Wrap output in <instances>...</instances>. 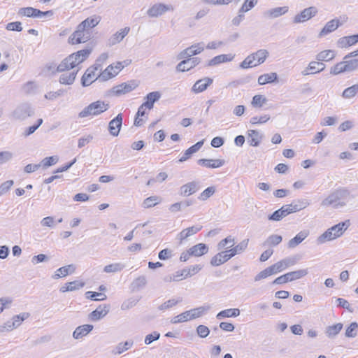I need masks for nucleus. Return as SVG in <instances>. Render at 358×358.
Instances as JSON below:
<instances>
[{
    "mask_svg": "<svg viewBox=\"0 0 358 358\" xmlns=\"http://www.w3.org/2000/svg\"><path fill=\"white\" fill-rule=\"evenodd\" d=\"M130 31V28L127 27L124 29H121L120 31L114 34L108 41V46H113L123 40V38L128 34Z\"/></svg>",
    "mask_w": 358,
    "mask_h": 358,
    "instance_id": "19",
    "label": "nucleus"
},
{
    "mask_svg": "<svg viewBox=\"0 0 358 358\" xmlns=\"http://www.w3.org/2000/svg\"><path fill=\"white\" fill-rule=\"evenodd\" d=\"M134 345L133 340H128L125 342L119 343L112 350V353L115 355H119L123 353L124 352L129 350Z\"/></svg>",
    "mask_w": 358,
    "mask_h": 358,
    "instance_id": "29",
    "label": "nucleus"
},
{
    "mask_svg": "<svg viewBox=\"0 0 358 358\" xmlns=\"http://www.w3.org/2000/svg\"><path fill=\"white\" fill-rule=\"evenodd\" d=\"M358 327V324L355 322H352L346 329L345 331V336L348 338H354L357 335V329Z\"/></svg>",
    "mask_w": 358,
    "mask_h": 358,
    "instance_id": "59",
    "label": "nucleus"
},
{
    "mask_svg": "<svg viewBox=\"0 0 358 358\" xmlns=\"http://www.w3.org/2000/svg\"><path fill=\"white\" fill-rule=\"evenodd\" d=\"M343 327V325L342 323H337L334 325L328 326L326 328L325 334L328 338H334L342 330Z\"/></svg>",
    "mask_w": 358,
    "mask_h": 358,
    "instance_id": "39",
    "label": "nucleus"
},
{
    "mask_svg": "<svg viewBox=\"0 0 358 358\" xmlns=\"http://www.w3.org/2000/svg\"><path fill=\"white\" fill-rule=\"evenodd\" d=\"M248 143L251 146L257 147L259 145L262 136L256 130L248 131Z\"/></svg>",
    "mask_w": 358,
    "mask_h": 358,
    "instance_id": "37",
    "label": "nucleus"
},
{
    "mask_svg": "<svg viewBox=\"0 0 358 358\" xmlns=\"http://www.w3.org/2000/svg\"><path fill=\"white\" fill-rule=\"evenodd\" d=\"M288 215L289 211H287L285 206H282L280 208L269 215L268 216V220L270 221H280Z\"/></svg>",
    "mask_w": 358,
    "mask_h": 358,
    "instance_id": "36",
    "label": "nucleus"
},
{
    "mask_svg": "<svg viewBox=\"0 0 358 358\" xmlns=\"http://www.w3.org/2000/svg\"><path fill=\"white\" fill-rule=\"evenodd\" d=\"M308 274V269H299L294 271L287 273L282 275L276 278L273 282V285H280L288 282L299 280Z\"/></svg>",
    "mask_w": 358,
    "mask_h": 358,
    "instance_id": "6",
    "label": "nucleus"
},
{
    "mask_svg": "<svg viewBox=\"0 0 358 358\" xmlns=\"http://www.w3.org/2000/svg\"><path fill=\"white\" fill-rule=\"evenodd\" d=\"M108 108V103L102 101H96L84 108V109L79 113L78 117L83 118L90 115L96 116L106 111Z\"/></svg>",
    "mask_w": 358,
    "mask_h": 358,
    "instance_id": "4",
    "label": "nucleus"
},
{
    "mask_svg": "<svg viewBox=\"0 0 358 358\" xmlns=\"http://www.w3.org/2000/svg\"><path fill=\"white\" fill-rule=\"evenodd\" d=\"M96 70L92 66L89 67L81 78V84L83 87L90 85L94 81L97 80L96 78L94 79Z\"/></svg>",
    "mask_w": 358,
    "mask_h": 358,
    "instance_id": "22",
    "label": "nucleus"
},
{
    "mask_svg": "<svg viewBox=\"0 0 358 358\" xmlns=\"http://www.w3.org/2000/svg\"><path fill=\"white\" fill-rule=\"evenodd\" d=\"M29 316L30 314L29 313H22L19 315H15L12 319V322L15 323V326L17 328L24 320L27 319Z\"/></svg>",
    "mask_w": 358,
    "mask_h": 358,
    "instance_id": "57",
    "label": "nucleus"
},
{
    "mask_svg": "<svg viewBox=\"0 0 358 358\" xmlns=\"http://www.w3.org/2000/svg\"><path fill=\"white\" fill-rule=\"evenodd\" d=\"M147 108L145 106H143V104H141L137 111V113L136 115V117L134 120V125L136 127H141L143 124V119L139 118L140 116H143L145 114V109Z\"/></svg>",
    "mask_w": 358,
    "mask_h": 358,
    "instance_id": "52",
    "label": "nucleus"
},
{
    "mask_svg": "<svg viewBox=\"0 0 358 358\" xmlns=\"http://www.w3.org/2000/svg\"><path fill=\"white\" fill-rule=\"evenodd\" d=\"M197 163L203 166L211 169H215L223 166L225 164V161L224 159H200L197 161Z\"/></svg>",
    "mask_w": 358,
    "mask_h": 358,
    "instance_id": "24",
    "label": "nucleus"
},
{
    "mask_svg": "<svg viewBox=\"0 0 358 358\" xmlns=\"http://www.w3.org/2000/svg\"><path fill=\"white\" fill-rule=\"evenodd\" d=\"M215 187L210 186L204 189L198 196L200 201H206L208 198L212 196L215 192Z\"/></svg>",
    "mask_w": 358,
    "mask_h": 358,
    "instance_id": "51",
    "label": "nucleus"
},
{
    "mask_svg": "<svg viewBox=\"0 0 358 358\" xmlns=\"http://www.w3.org/2000/svg\"><path fill=\"white\" fill-rule=\"evenodd\" d=\"M161 98V93L158 91H155L148 93L145 97V101L142 104L149 110H151L154 107V103Z\"/></svg>",
    "mask_w": 358,
    "mask_h": 358,
    "instance_id": "23",
    "label": "nucleus"
},
{
    "mask_svg": "<svg viewBox=\"0 0 358 358\" xmlns=\"http://www.w3.org/2000/svg\"><path fill=\"white\" fill-rule=\"evenodd\" d=\"M203 50V43H198L182 50L179 54V58H191L192 56L201 53Z\"/></svg>",
    "mask_w": 358,
    "mask_h": 358,
    "instance_id": "11",
    "label": "nucleus"
},
{
    "mask_svg": "<svg viewBox=\"0 0 358 358\" xmlns=\"http://www.w3.org/2000/svg\"><path fill=\"white\" fill-rule=\"evenodd\" d=\"M85 286V282L79 280H75L66 283L64 286L60 287V292H72L79 289Z\"/></svg>",
    "mask_w": 358,
    "mask_h": 358,
    "instance_id": "31",
    "label": "nucleus"
},
{
    "mask_svg": "<svg viewBox=\"0 0 358 358\" xmlns=\"http://www.w3.org/2000/svg\"><path fill=\"white\" fill-rule=\"evenodd\" d=\"M228 251H222L212 257L210 264L213 266H220L230 259Z\"/></svg>",
    "mask_w": 358,
    "mask_h": 358,
    "instance_id": "25",
    "label": "nucleus"
},
{
    "mask_svg": "<svg viewBox=\"0 0 358 358\" xmlns=\"http://www.w3.org/2000/svg\"><path fill=\"white\" fill-rule=\"evenodd\" d=\"M147 284L146 278L144 275L138 277L131 284L134 290H138L144 287Z\"/></svg>",
    "mask_w": 358,
    "mask_h": 358,
    "instance_id": "53",
    "label": "nucleus"
},
{
    "mask_svg": "<svg viewBox=\"0 0 358 358\" xmlns=\"http://www.w3.org/2000/svg\"><path fill=\"white\" fill-rule=\"evenodd\" d=\"M173 8L172 6L166 5L164 3H155L151 6L147 11V14L150 17H157L159 15H163L168 10H173Z\"/></svg>",
    "mask_w": 358,
    "mask_h": 358,
    "instance_id": "9",
    "label": "nucleus"
},
{
    "mask_svg": "<svg viewBox=\"0 0 358 358\" xmlns=\"http://www.w3.org/2000/svg\"><path fill=\"white\" fill-rule=\"evenodd\" d=\"M138 301L139 300L138 299L129 298V299L125 300L122 303L121 309L123 310H129V309L133 308L134 306H135L138 303Z\"/></svg>",
    "mask_w": 358,
    "mask_h": 358,
    "instance_id": "61",
    "label": "nucleus"
},
{
    "mask_svg": "<svg viewBox=\"0 0 358 358\" xmlns=\"http://www.w3.org/2000/svg\"><path fill=\"white\" fill-rule=\"evenodd\" d=\"M210 306H200L189 310L190 317L192 320L199 318L201 317L207 310H208Z\"/></svg>",
    "mask_w": 358,
    "mask_h": 358,
    "instance_id": "45",
    "label": "nucleus"
},
{
    "mask_svg": "<svg viewBox=\"0 0 358 358\" xmlns=\"http://www.w3.org/2000/svg\"><path fill=\"white\" fill-rule=\"evenodd\" d=\"M267 101V99L266 97H264L262 95L257 94L255 95L252 98V101L251 102V104L253 107H262L264 103H265Z\"/></svg>",
    "mask_w": 358,
    "mask_h": 358,
    "instance_id": "58",
    "label": "nucleus"
},
{
    "mask_svg": "<svg viewBox=\"0 0 358 358\" xmlns=\"http://www.w3.org/2000/svg\"><path fill=\"white\" fill-rule=\"evenodd\" d=\"M335 57L334 51L331 50H324L319 52L316 55V59L321 62H328L332 60Z\"/></svg>",
    "mask_w": 358,
    "mask_h": 358,
    "instance_id": "43",
    "label": "nucleus"
},
{
    "mask_svg": "<svg viewBox=\"0 0 358 358\" xmlns=\"http://www.w3.org/2000/svg\"><path fill=\"white\" fill-rule=\"evenodd\" d=\"M317 13V8L310 6L303 9L299 14L295 15L294 18V23H301L308 20L314 17Z\"/></svg>",
    "mask_w": 358,
    "mask_h": 358,
    "instance_id": "10",
    "label": "nucleus"
},
{
    "mask_svg": "<svg viewBox=\"0 0 358 358\" xmlns=\"http://www.w3.org/2000/svg\"><path fill=\"white\" fill-rule=\"evenodd\" d=\"M199 63L200 59L199 57L187 58V59L181 61L176 66V71L178 72L187 71L195 67Z\"/></svg>",
    "mask_w": 358,
    "mask_h": 358,
    "instance_id": "12",
    "label": "nucleus"
},
{
    "mask_svg": "<svg viewBox=\"0 0 358 358\" xmlns=\"http://www.w3.org/2000/svg\"><path fill=\"white\" fill-rule=\"evenodd\" d=\"M340 25H341V23L340 22L339 20L336 18L329 21L320 32L319 36L322 37L329 34V33H331L332 31H335Z\"/></svg>",
    "mask_w": 358,
    "mask_h": 358,
    "instance_id": "21",
    "label": "nucleus"
},
{
    "mask_svg": "<svg viewBox=\"0 0 358 358\" xmlns=\"http://www.w3.org/2000/svg\"><path fill=\"white\" fill-rule=\"evenodd\" d=\"M85 296L87 299L93 300V301H103L106 299L107 296L103 293L96 292L88 291L85 293Z\"/></svg>",
    "mask_w": 358,
    "mask_h": 358,
    "instance_id": "50",
    "label": "nucleus"
},
{
    "mask_svg": "<svg viewBox=\"0 0 358 358\" xmlns=\"http://www.w3.org/2000/svg\"><path fill=\"white\" fill-rule=\"evenodd\" d=\"M345 63L347 72H351L358 69V59H343Z\"/></svg>",
    "mask_w": 358,
    "mask_h": 358,
    "instance_id": "55",
    "label": "nucleus"
},
{
    "mask_svg": "<svg viewBox=\"0 0 358 358\" xmlns=\"http://www.w3.org/2000/svg\"><path fill=\"white\" fill-rule=\"evenodd\" d=\"M34 109L29 103H22L16 106L12 111L10 117L12 120L17 121H24L27 117L34 115Z\"/></svg>",
    "mask_w": 358,
    "mask_h": 358,
    "instance_id": "5",
    "label": "nucleus"
},
{
    "mask_svg": "<svg viewBox=\"0 0 358 358\" xmlns=\"http://www.w3.org/2000/svg\"><path fill=\"white\" fill-rule=\"evenodd\" d=\"M203 142H204L203 140L197 142L196 143H195L194 145H193L192 146H191L190 148H189L187 150H186L185 152H184L183 155L179 159V162H183L187 160L189 158H190L192 155H193L194 153H196L201 148V147L203 145Z\"/></svg>",
    "mask_w": 358,
    "mask_h": 358,
    "instance_id": "26",
    "label": "nucleus"
},
{
    "mask_svg": "<svg viewBox=\"0 0 358 358\" xmlns=\"http://www.w3.org/2000/svg\"><path fill=\"white\" fill-rule=\"evenodd\" d=\"M13 184L14 181L13 180H8L1 183L0 185V196L6 194Z\"/></svg>",
    "mask_w": 358,
    "mask_h": 358,
    "instance_id": "64",
    "label": "nucleus"
},
{
    "mask_svg": "<svg viewBox=\"0 0 358 358\" xmlns=\"http://www.w3.org/2000/svg\"><path fill=\"white\" fill-rule=\"evenodd\" d=\"M268 52L265 49H260L249 55L241 64L240 68L248 69L257 66L265 62L268 57Z\"/></svg>",
    "mask_w": 358,
    "mask_h": 358,
    "instance_id": "3",
    "label": "nucleus"
},
{
    "mask_svg": "<svg viewBox=\"0 0 358 358\" xmlns=\"http://www.w3.org/2000/svg\"><path fill=\"white\" fill-rule=\"evenodd\" d=\"M199 188V182L192 181L180 187V194L183 196H187L196 192Z\"/></svg>",
    "mask_w": 358,
    "mask_h": 358,
    "instance_id": "15",
    "label": "nucleus"
},
{
    "mask_svg": "<svg viewBox=\"0 0 358 358\" xmlns=\"http://www.w3.org/2000/svg\"><path fill=\"white\" fill-rule=\"evenodd\" d=\"M288 11V7H276L264 12V16H266L269 18H276L278 17Z\"/></svg>",
    "mask_w": 358,
    "mask_h": 358,
    "instance_id": "33",
    "label": "nucleus"
},
{
    "mask_svg": "<svg viewBox=\"0 0 358 358\" xmlns=\"http://www.w3.org/2000/svg\"><path fill=\"white\" fill-rule=\"evenodd\" d=\"M110 310L109 305H99L90 314V317L93 321H98L108 314Z\"/></svg>",
    "mask_w": 358,
    "mask_h": 358,
    "instance_id": "17",
    "label": "nucleus"
},
{
    "mask_svg": "<svg viewBox=\"0 0 358 358\" xmlns=\"http://www.w3.org/2000/svg\"><path fill=\"white\" fill-rule=\"evenodd\" d=\"M240 310L238 308H229L222 310L217 314L216 317L219 320L223 317H237L240 315Z\"/></svg>",
    "mask_w": 358,
    "mask_h": 358,
    "instance_id": "41",
    "label": "nucleus"
},
{
    "mask_svg": "<svg viewBox=\"0 0 358 358\" xmlns=\"http://www.w3.org/2000/svg\"><path fill=\"white\" fill-rule=\"evenodd\" d=\"M137 87L134 81L130 83H123L120 85L113 87L109 92V95L121 96L134 90Z\"/></svg>",
    "mask_w": 358,
    "mask_h": 358,
    "instance_id": "8",
    "label": "nucleus"
},
{
    "mask_svg": "<svg viewBox=\"0 0 358 358\" xmlns=\"http://www.w3.org/2000/svg\"><path fill=\"white\" fill-rule=\"evenodd\" d=\"M358 93V84L353 85L344 90L342 93L343 99H351L355 97Z\"/></svg>",
    "mask_w": 358,
    "mask_h": 358,
    "instance_id": "46",
    "label": "nucleus"
},
{
    "mask_svg": "<svg viewBox=\"0 0 358 358\" xmlns=\"http://www.w3.org/2000/svg\"><path fill=\"white\" fill-rule=\"evenodd\" d=\"M299 259V258H297L296 257H289L278 262V263L280 266L281 271H283L287 267L296 264Z\"/></svg>",
    "mask_w": 358,
    "mask_h": 358,
    "instance_id": "44",
    "label": "nucleus"
},
{
    "mask_svg": "<svg viewBox=\"0 0 358 358\" xmlns=\"http://www.w3.org/2000/svg\"><path fill=\"white\" fill-rule=\"evenodd\" d=\"M58 162L57 156H51L44 158L40 163L44 169L55 164Z\"/></svg>",
    "mask_w": 358,
    "mask_h": 358,
    "instance_id": "62",
    "label": "nucleus"
},
{
    "mask_svg": "<svg viewBox=\"0 0 358 358\" xmlns=\"http://www.w3.org/2000/svg\"><path fill=\"white\" fill-rule=\"evenodd\" d=\"M248 239H245L239 243L237 245H236L234 248L227 250L229 257L232 258L236 255L240 254L244 251L248 247Z\"/></svg>",
    "mask_w": 358,
    "mask_h": 358,
    "instance_id": "40",
    "label": "nucleus"
},
{
    "mask_svg": "<svg viewBox=\"0 0 358 358\" xmlns=\"http://www.w3.org/2000/svg\"><path fill=\"white\" fill-rule=\"evenodd\" d=\"M91 33L89 29H80V26L77 27V29L69 37V42L72 44H78L85 43L90 39Z\"/></svg>",
    "mask_w": 358,
    "mask_h": 358,
    "instance_id": "7",
    "label": "nucleus"
},
{
    "mask_svg": "<svg viewBox=\"0 0 358 358\" xmlns=\"http://www.w3.org/2000/svg\"><path fill=\"white\" fill-rule=\"evenodd\" d=\"M350 225V220H346L344 222H339L338 224L328 229L324 233L320 236L317 241L320 243H323L325 241L336 239V238L341 236Z\"/></svg>",
    "mask_w": 358,
    "mask_h": 358,
    "instance_id": "2",
    "label": "nucleus"
},
{
    "mask_svg": "<svg viewBox=\"0 0 358 358\" xmlns=\"http://www.w3.org/2000/svg\"><path fill=\"white\" fill-rule=\"evenodd\" d=\"M234 238H233L231 236H229L218 243L217 246V250H221L224 249L227 244H231V245L229 247L231 248L234 245Z\"/></svg>",
    "mask_w": 358,
    "mask_h": 358,
    "instance_id": "63",
    "label": "nucleus"
},
{
    "mask_svg": "<svg viewBox=\"0 0 358 358\" xmlns=\"http://www.w3.org/2000/svg\"><path fill=\"white\" fill-rule=\"evenodd\" d=\"M213 80L209 77L198 80L192 87V91L194 93H200L205 91L208 86L213 83Z\"/></svg>",
    "mask_w": 358,
    "mask_h": 358,
    "instance_id": "16",
    "label": "nucleus"
},
{
    "mask_svg": "<svg viewBox=\"0 0 358 358\" xmlns=\"http://www.w3.org/2000/svg\"><path fill=\"white\" fill-rule=\"evenodd\" d=\"M278 74L275 72H272L270 73H265L261 75L258 78V83L260 85H265L266 83H272L274 82H278Z\"/></svg>",
    "mask_w": 358,
    "mask_h": 358,
    "instance_id": "35",
    "label": "nucleus"
},
{
    "mask_svg": "<svg viewBox=\"0 0 358 358\" xmlns=\"http://www.w3.org/2000/svg\"><path fill=\"white\" fill-rule=\"evenodd\" d=\"M202 229L201 225H195L182 230L177 236V239L182 243L185 239L196 234Z\"/></svg>",
    "mask_w": 358,
    "mask_h": 358,
    "instance_id": "18",
    "label": "nucleus"
},
{
    "mask_svg": "<svg viewBox=\"0 0 358 358\" xmlns=\"http://www.w3.org/2000/svg\"><path fill=\"white\" fill-rule=\"evenodd\" d=\"M99 20L97 17H87L85 20H83L78 26H80V29H90L94 27H96Z\"/></svg>",
    "mask_w": 358,
    "mask_h": 358,
    "instance_id": "42",
    "label": "nucleus"
},
{
    "mask_svg": "<svg viewBox=\"0 0 358 358\" xmlns=\"http://www.w3.org/2000/svg\"><path fill=\"white\" fill-rule=\"evenodd\" d=\"M108 55L107 53L104 52L100 55V56L96 59L94 65L92 66V68H94L96 71H101L102 68V64L106 61Z\"/></svg>",
    "mask_w": 358,
    "mask_h": 358,
    "instance_id": "56",
    "label": "nucleus"
},
{
    "mask_svg": "<svg viewBox=\"0 0 358 358\" xmlns=\"http://www.w3.org/2000/svg\"><path fill=\"white\" fill-rule=\"evenodd\" d=\"M234 58V55L231 54L228 55H220L214 57L213 59L208 61V66H213L218 65L221 63L231 62Z\"/></svg>",
    "mask_w": 358,
    "mask_h": 358,
    "instance_id": "28",
    "label": "nucleus"
},
{
    "mask_svg": "<svg viewBox=\"0 0 358 358\" xmlns=\"http://www.w3.org/2000/svg\"><path fill=\"white\" fill-rule=\"evenodd\" d=\"M78 69L68 73H64L60 76L59 83L63 85H72L74 83Z\"/></svg>",
    "mask_w": 358,
    "mask_h": 358,
    "instance_id": "32",
    "label": "nucleus"
},
{
    "mask_svg": "<svg viewBox=\"0 0 358 358\" xmlns=\"http://www.w3.org/2000/svg\"><path fill=\"white\" fill-rule=\"evenodd\" d=\"M321 205L322 206H334V208H339L345 206L346 202L339 201L338 196L336 195L335 191H334L322 201Z\"/></svg>",
    "mask_w": 358,
    "mask_h": 358,
    "instance_id": "13",
    "label": "nucleus"
},
{
    "mask_svg": "<svg viewBox=\"0 0 358 358\" xmlns=\"http://www.w3.org/2000/svg\"><path fill=\"white\" fill-rule=\"evenodd\" d=\"M347 72L345 69V63L344 60L339 63H337L336 65L332 66L330 70V73L332 75H338L339 73Z\"/></svg>",
    "mask_w": 358,
    "mask_h": 358,
    "instance_id": "54",
    "label": "nucleus"
},
{
    "mask_svg": "<svg viewBox=\"0 0 358 358\" xmlns=\"http://www.w3.org/2000/svg\"><path fill=\"white\" fill-rule=\"evenodd\" d=\"M114 69V67L113 65H109L104 71H103L99 76L96 78V79H99V81H106L114 76H115L118 71H114L113 73V71Z\"/></svg>",
    "mask_w": 358,
    "mask_h": 358,
    "instance_id": "38",
    "label": "nucleus"
},
{
    "mask_svg": "<svg viewBox=\"0 0 358 358\" xmlns=\"http://www.w3.org/2000/svg\"><path fill=\"white\" fill-rule=\"evenodd\" d=\"M181 301H182L181 298L178 299V300L169 299V300L165 301L164 303H163L162 304H161L158 307V309L159 310H164L169 309L170 308L173 307L174 306L178 304L179 302H180Z\"/></svg>",
    "mask_w": 358,
    "mask_h": 358,
    "instance_id": "60",
    "label": "nucleus"
},
{
    "mask_svg": "<svg viewBox=\"0 0 358 358\" xmlns=\"http://www.w3.org/2000/svg\"><path fill=\"white\" fill-rule=\"evenodd\" d=\"M76 270V267L73 264H69L65 266H62L59 268H58L56 271L54 275L52 276L53 278L57 279L61 277H65L69 274H71L74 273Z\"/></svg>",
    "mask_w": 358,
    "mask_h": 358,
    "instance_id": "30",
    "label": "nucleus"
},
{
    "mask_svg": "<svg viewBox=\"0 0 358 358\" xmlns=\"http://www.w3.org/2000/svg\"><path fill=\"white\" fill-rule=\"evenodd\" d=\"M122 124V115L118 114L115 118L110 121L108 124V131L113 136H117Z\"/></svg>",
    "mask_w": 358,
    "mask_h": 358,
    "instance_id": "14",
    "label": "nucleus"
},
{
    "mask_svg": "<svg viewBox=\"0 0 358 358\" xmlns=\"http://www.w3.org/2000/svg\"><path fill=\"white\" fill-rule=\"evenodd\" d=\"M189 250L192 256L201 257L208 252V247L205 243H198Z\"/></svg>",
    "mask_w": 358,
    "mask_h": 358,
    "instance_id": "34",
    "label": "nucleus"
},
{
    "mask_svg": "<svg viewBox=\"0 0 358 358\" xmlns=\"http://www.w3.org/2000/svg\"><path fill=\"white\" fill-rule=\"evenodd\" d=\"M324 64L315 61L310 62L308 66V69L311 71L310 73L312 74L321 72L324 70Z\"/></svg>",
    "mask_w": 358,
    "mask_h": 358,
    "instance_id": "47",
    "label": "nucleus"
},
{
    "mask_svg": "<svg viewBox=\"0 0 358 358\" xmlns=\"http://www.w3.org/2000/svg\"><path fill=\"white\" fill-rule=\"evenodd\" d=\"M94 327L92 324H83L78 326L73 332V337L74 339H80L86 336L90 333Z\"/></svg>",
    "mask_w": 358,
    "mask_h": 358,
    "instance_id": "20",
    "label": "nucleus"
},
{
    "mask_svg": "<svg viewBox=\"0 0 358 358\" xmlns=\"http://www.w3.org/2000/svg\"><path fill=\"white\" fill-rule=\"evenodd\" d=\"M92 52V48H85L70 55L65 58L57 67V71L64 72L73 69L79 64L85 61Z\"/></svg>",
    "mask_w": 358,
    "mask_h": 358,
    "instance_id": "1",
    "label": "nucleus"
},
{
    "mask_svg": "<svg viewBox=\"0 0 358 358\" xmlns=\"http://www.w3.org/2000/svg\"><path fill=\"white\" fill-rule=\"evenodd\" d=\"M282 238L280 235L272 234L269 236L263 243L264 245L276 246L281 243Z\"/></svg>",
    "mask_w": 358,
    "mask_h": 358,
    "instance_id": "48",
    "label": "nucleus"
},
{
    "mask_svg": "<svg viewBox=\"0 0 358 358\" xmlns=\"http://www.w3.org/2000/svg\"><path fill=\"white\" fill-rule=\"evenodd\" d=\"M309 234L308 231L303 230L297 234L293 238L290 239L287 243L289 248H294L299 245Z\"/></svg>",
    "mask_w": 358,
    "mask_h": 358,
    "instance_id": "27",
    "label": "nucleus"
},
{
    "mask_svg": "<svg viewBox=\"0 0 358 358\" xmlns=\"http://www.w3.org/2000/svg\"><path fill=\"white\" fill-rule=\"evenodd\" d=\"M124 268V265L122 263H115L106 265L103 268V271L106 273H115L121 271Z\"/></svg>",
    "mask_w": 358,
    "mask_h": 358,
    "instance_id": "49",
    "label": "nucleus"
}]
</instances>
